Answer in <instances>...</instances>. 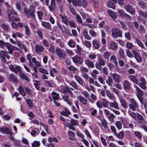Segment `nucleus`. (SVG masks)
Returning a JSON list of instances; mask_svg holds the SVG:
<instances>
[{"label":"nucleus","mask_w":147,"mask_h":147,"mask_svg":"<svg viewBox=\"0 0 147 147\" xmlns=\"http://www.w3.org/2000/svg\"><path fill=\"white\" fill-rule=\"evenodd\" d=\"M101 121L102 125L104 128H106L107 127V122L106 120L104 119H101Z\"/></svg>","instance_id":"49530a36"},{"label":"nucleus","mask_w":147,"mask_h":147,"mask_svg":"<svg viewBox=\"0 0 147 147\" xmlns=\"http://www.w3.org/2000/svg\"><path fill=\"white\" fill-rule=\"evenodd\" d=\"M53 96V98L54 100H57L59 98V95L55 92H53L52 93Z\"/></svg>","instance_id":"2f4dec72"},{"label":"nucleus","mask_w":147,"mask_h":147,"mask_svg":"<svg viewBox=\"0 0 147 147\" xmlns=\"http://www.w3.org/2000/svg\"><path fill=\"white\" fill-rule=\"evenodd\" d=\"M32 147H38L40 145V143L39 141H34L32 144Z\"/></svg>","instance_id":"f704fd0d"},{"label":"nucleus","mask_w":147,"mask_h":147,"mask_svg":"<svg viewBox=\"0 0 147 147\" xmlns=\"http://www.w3.org/2000/svg\"><path fill=\"white\" fill-rule=\"evenodd\" d=\"M8 78L10 82H13L14 83L18 82L17 77L15 76L13 74H10Z\"/></svg>","instance_id":"4468645a"},{"label":"nucleus","mask_w":147,"mask_h":147,"mask_svg":"<svg viewBox=\"0 0 147 147\" xmlns=\"http://www.w3.org/2000/svg\"><path fill=\"white\" fill-rule=\"evenodd\" d=\"M131 104L129 105V107L133 111H135L138 108V105L135 100L132 98L130 99Z\"/></svg>","instance_id":"423d86ee"},{"label":"nucleus","mask_w":147,"mask_h":147,"mask_svg":"<svg viewBox=\"0 0 147 147\" xmlns=\"http://www.w3.org/2000/svg\"><path fill=\"white\" fill-rule=\"evenodd\" d=\"M126 47L128 49H131L134 46L132 43L130 42H127L126 44Z\"/></svg>","instance_id":"4d7b16f0"},{"label":"nucleus","mask_w":147,"mask_h":147,"mask_svg":"<svg viewBox=\"0 0 147 147\" xmlns=\"http://www.w3.org/2000/svg\"><path fill=\"white\" fill-rule=\"evenodd\" d=\"M49 51L51 52L52 54H54L55 53V47L52 44H51L50 45V48Z\"/></svg>","instance_id":"e433bc0d"},{"label":"nucleus","mask_w":147,"mask_h":147,"mask_svg":"<svg viewBox=\"0 0 147 147\" xmlns=\"http://www.w3.org/2000/svg\"><path fill=\"white\" fill-rule=\"evenodd\" d=\"M60 17L62 20V22L65 24L66 25H68L69 20L67 16L64 15L63 16L61 14L59 15Z\"/></svg>","instance_id":"ddd939ff"},{"label":"nucleus","mask_w":147,"mask_h":147,"mask_svg":"<svg viewBox=\"0 0 147 147\" xmlns=\"http://www.w3.org/2000/svg\"><path fill=\"white\" fill-rule=\"evenodd\" d=\"M103 55L105 59H108L109 57L110 56V54L109 52H105L104 53Z\"/></svg>","instance_id":"3c124183"},{"label":"nucleus","mask_w":147,"mask_h":147,"mask_svg":"<svg viewBox=\"0 0 147 147\" xmlns=\"http://www.w3.org/2000/svg\"><path fill=\"white\" fill-rule=\"evenodd\" d=\"M112 76L114 80L117 83H119L120 80V76L116 73L112 74Z\"/></svg>","instance_id":"f3484780"},{"label":"nucleus","mask_w":147,"mask_h":147,"mask_svg":"<svg viewBox=\"0 0 147 147\" xmlns=\"http://www.w3.org/2000/svg\"><path fill=\"white\" fill-rule=\"evenodd\" d=\"M68 45L71 47L73 48L75 47V44L72 40H70L68 42Z\"/></svg>","instance_id":"58836bf2"},{"label":"nucleus","mask_w":147,"mask_h":147,"mask_svg":"<svg viewBox=\"0 0 147 147\" xmlns=\"http://www.w3.org/2000/svg\"><path fill=\"white\" fill-rule=\"evenodd\" d=\"M9 67L11 71L15 73H17V72H21L20 67V66H16L15 67L13 65H10Z\"/></svg>","instance_id":"0eeeda50"},{"label":"nucleus","mask_w":147,"mask_h":147,"mask_svg":"<svg viewBox=\"0 0 147 147\" xmlns=\"http://www.w3.org/2000/svg\"><path fill=\"white\" fill-rule=\"evenodd\" d=\"M84 35L86 38L87 40H90L91 38L90 36L88 35V32L86 30H84L83 32Z\"/></svg>","instance_id":"a19ab883"},{"label":"nucleus","mask_w":147,"mask_h":147,"mask_svg":"<svg viewBox=\"0 0 147 147\" xmlns=\"http://www.w3.org/2000/svg\"><path fill=\"white\" fill-rule=\"evenodd\" d=\"M57 72V71L55 68H52L50 71V75L51 76L53 77H55V75L53 73L56 74Z\"/></svg>","instance_id":"c9c22d12"},{"label":"nucleus","mask_w":147,"mask_h":147,"mask_svg":"<svg viewBox=\"0 0 147 147\" xmlns=\"http://www.w3.org/2000/svg\"><path fill=\"white\" fill-rule=\"evenodd\" d=\"M123 86L125 89L128 90L130 88V86L129 83H123Z\"/></svg>","instance_id":"774afa93"},{"label":"nucleus","mask_w":147,"mask_h":147,"mask_svg":"<svg viewBox=\"0 0 147 147\" xmlns=\"http://www.w3.org/2000/svg\"><path fill=\"white\" fill-rule=\"evenodd\" d=\"M118 12L120 16L121 17L125 18H126L129 20L131 19V18L130 16L125 13L123 11L119 9L118 10Z\"/></svg>","instance_id":"6e6552de"},{"label":"nucleus","mask_w":147,"mask_h":147,"mask_svg":"<svg viewBox=\"0 0 147 147\" xmlns=\"http://www.w3.org/2000/svg\"><path fill=\"white\" fill-rule=\"evenodd\" d=\"M24 26L25 29L26 34L27 36H29L30 33V30L26 25H25Z\"/></svg>","instance_id":"79ce46f5"},{"label":"nucleus","mask_w":147,"mask_h":147,"mask_svg":"<svg viewBox=\"0 0 147 147\" xmlns=\"http://www.w3.org/2000/svg\"><path fill=\"white\" fill-rule=\"evenodd\" d=\"M111 33L112 36L115 38H117V37H122V32L117 28L112 29Z\"/></svg>","instance_id":"7ed1b4c3"},{"label":"nucleus","mask_w":147,"mask_h":147,"mask_svg":"<svg viewBox=\"0 0 147 147\" xmlns=\"http://www.w3.org/2000/svg\"><path fill=\"white\" fill-rule=\"evenodd\" d=\"M109 105L110 107L112 108H114L117 109H119L118 104L116 101H114L113 102H110L109 103Z\"/></svg>","instance_id":"4be33fe9"},{"label":"nucleus","mask_w":147,"mask_h":147,"mask_svg":"<svg viewBox=\"0 0 147 147\" xmlns=\"http://www.w3.org/2000/svg\"><path fill=\"white\" fill-rule=\"evenodd\" d=\"M106 94L110 99L113 100H115V97L109 91H106Z\"/></svg>","instance_id":"393cba45"},{"label":"nucleus","mask_w":147,"mask_h":147,"mask_svg":"<svg viewBox=\"0 0 147 147\" xmlns=\"http://www.w3.org/2000/svg\"><path fill=\"white\" fill-rule=\"evenodd\" d=\"M4 46H5L8 50H9V49H11V48L13 47V45L8 42L5 43Z\"/></svg>","instance_id":"6e6d98bb"},{"label":"nucleus","mask_w":147,"mask_h":147,"mask_svg":"<svg viewBox=\"0 0 147 147\" xmlns=\"http://www.w3.org/2000/svg\"><path fill=\"white\" fill-rule=\"evenodd\" d=\"M101 104L104 107H107L108 103V101L104 98H102L101 101Z\"/></svg>","instance_id":"c756f323"},{"label":"nucleus","mask_w":147,"mask_h":147,"mask_svg":"<svg viewBox=\"0 0 147 147\" xmlns=\"http://www.w3.org/2000/svg\"><path fill=\"white\" fill-rule=\"evenodd\" d=\"M20 77L22 79L25 80L27 82L29 81V80L28 77L26 75L23 73H22L20 74Z\"/></svg>","instance_id":"5701e85b"},{"label":"nucleus","mask_w":147,"mask_h":147,"mask_svg":"<svg viewBox=\"0 0 147 147\" xmlns=\"http://www.w3.org/2000/svg\"><path fill=\"white\" fill-rule=\"evenodd\" d=\"M56 53L58 57L61 58L63 59L65 58L66 54L65 52H63L62 50L60 48H57L56 49Z\"/></svg>","instance_id":"39448f33"},{"label":"nucleus","mask_w":147,"mask_h":147,"mask_svg":"<svg viewBox=\"0 0 147 147\" xmlns=\"http://www.w3.org/2000/svg\"><path fill=\"white\" fill-rule=\"evenodd\" d=\"M76 18L77 19V21L80 24L82 23V20L81 18L79 15L77 14L76 15Z\"/></svg>","instance_id":"5fc2aeb1"},{"label":"nucleus","mask_w":147,"mask_h":147,"mask_svg":"<svg viewBox=\"0 0 147 147\" xmlns=\"http://www.w3.org/2000/svg\"><path fill=\"white\" fill-rule=\"evenodd\" d=\"M93 45L96 49H98L99 47V43L96 40L93 41Z\"/></svg>","instance_id":"37998d69"},{"label":"nucleus","mask_w":147,"mask_h":147,"mask_svg":"<svg viewBox=\"0 0 147 147\" xmlns=\"http://www.w3.org/2000/svg\"><path fill=\"white\" fill-rule=\"evenodd\" d=\"M84 58L78 55H75L72 58L73 62L75 64L78 63L82 65L83 62Z\"/></svg>","instance_id":"20e7f679"},{"label":"nucleus","mask_w":147,"mask_h":147,"mask_svg":"<svg viewBox=\"0 0 147 147\" xmlns=\"http://www.w3.org/2000/svg\"><path fill=\"white\" fill-rule=\"evenodd\" d=\"M1 26L4 30L5 31H9V27L7 24L3 23L1 24Z\"/></svg>","instance_id":"c03bdc74"},{"label":"nucleus","mask_w":147,"mask_h":147,"mask_svg":"<svg viewBox=\"0 0 147 147\" xmlns=\"http://www.w3.org/2000/svg\"><path fill=\"white\" fill-rule=\"evenodd\" d=\"M67 69L70 71H71L73 72L74 73L77 70V69L73 66L72 65H71L67 68Z\"/></svg>","instance_id":"72a5a7b5"},{"label":"nucleus","mask_w":147,"mask_h":147,"mask_svg":"<svg viewBox=\"0 0 147 147\" xmlns=\"http://www.w3.org/2000/svg\"><path fill=\"white\" fill-rule=\"evenodd\" d=\"M37 14L38 18L40 20L42 19L43 13L42 11H38L37 12Z\"/></svg>","instance_id":"052dcab7"},{"label":"nucleus","mask_w":147,"mask_h":147,"mask_svg":"<svg viewBox=\"0 0 147 147\" xmlns=\"http://www.w3.org/2000/svg\"><path fill=\"white\" fill-rule=\"evenodd\" d=\"M120 102L121 106L124 108H126L127 107V103L125 100L123 99H121L120 100Z\"/></svg>","instance_id":"cd10ccee"},{"label":"nucleus","mask_w":147,"mask_h":147,"mask_svg":"<svg viewBox=\"0 0 147 147\" xmlns=\"http://www.w3.org/2000/svg\"><path fill=\"white\" fill-rule=\"evenodd\" d=\"M78 124V123L76 120L72 119L71 120L70 123L68 125V127L69 128L75 131L76 129L73 126L77 125Z\"/></svg>","instance_id":"1a4fd4ad"},{"label":"nucleus","mask_w":147,"mask_h":147,"mask_svg":"<svg viewBox=\"0 0 147 147\" xmlns=\"http://www.w3.org/2000/svg\"><path fill=\"white\" fill-rule=\"evenodd\" d=\"M135 134L136 136L139 138L141 139L142 137V135L141 133L139 132L136 131L135 132Z\"/></svg>","instance_id":"e2e57ef3"},{"label":"nucleus","mask_w":147,"mask_h":147,"mask_svg":"<svg viewBox=\"0 0 147 147\" xmlns=\"http://www.w3.org/2000/svg\"><path fill=\"white\" fill-rule=\"evenodd\" d=\"M136 40L138 44L140 47L142 48H144V47L143 44L139 39L136 38Z\"/></svg>","instance_id":"a18cd8bd"},{"label":"nucleus","mask_w":147,"mask_h":147,"mask_svg":"<svg viewBox=\"0 0 147 147\" xmlns=\"http://www.w3.org/2000/svg\"><path fill=\"white\" fill-rule=\"evenodd\" d=\"M117 127L119 129H120L122 127V125H121V122L119 121H118L116 122L115 123Z\"/></svg>","instance_id":"864d4df0"},{"label":"nucleus","mask_w":147,"mask_h":147,"mask_svg":"<svg viewBox=\"0 0 147 147\" xmlns=\"http://www.w3.org/2000/svg\"><path fill=\"white\" fill-rule=\"evenodd\" d=\"M35 47L36 52L37 53H38L40 52H41L44 50V47L42 45H40L39 46L38 45H36L35 46Z\"/></svg>","instance_id":"2eb2a0df"},{"label":"nucleus","mask_w":147,"mask_h":147,"mask_svg":"<svg viewBox=\"0 0 147 147\" xmlns=\"http://www.w3.org/2000/svg\"><path fill=\"white\" fill-rule=\"evenodd\" d=\"M89 3L92 4L95 8H97L99 6L98 0H89Z\"/></svg>","instance_id":"a211bd4d"},{"label":"nucleus","mask_w":147,"mask_h":147,"mask_svg":"<svg viewBox=\"0 0 147 147\" xmlns=\"http://www.w3.org/2000/svg\"><path fill=\"white\" fill-rule=\"evenodd\" d=\"M107 13L109 16L114 19H116L117 18V16L115 13L110 10L107 11Z\"/></svg>","instance_id":"412c9836"},{"label":"nucleus","mask_w":147,"mask_h":147,"mask_svg":"<svg viewBox=\"0 0 147 147\" xmlns=\"http://www.w3.org/2000/svg\"><path fill=\"white\" fill-rule=\"evenodd\" d=\"M42 25L47 29H51V26L49 22L42 21Z\"/></svg>","instance_id":"aec40b11"},{"label":"nucleus","mask_w":147,"mask_h":147,"mask_svg":"<svg viewBox=\"0 0 147 147\" xmlns=\"http://www.w3.org/2000/svg\"><path fill=\"white\" fill-rule=\"evenodd\" d=\"M7 54V53L4 51H1L0 52V57L3 63H5L7 61L5 57Z\"/></svg>","instance_id":"9b49d317"},{"label":"nucleus","mask_w":147,"mask_h":147,"mask_svg":"<svg viewBox=\"0 0 147 147\" xmlns=\"http://www.w3.org/2000/svg\"><path fill=\"white\" fill-rule=\"evenodd\" d=\"M0 131L1 133L6 134H11V132L8 127H1L0 128Z\"/></svg>","instance_id":"f8f14e48"},{"label":"nucleus","mask_w":147,"mask_h":147,"mask_svg":"<svg viewBox=\"0 0 147 147\" xmlns=\"http://www.w3.org/2000/svg\"><path fill=\"white\" fill-rule=\"evenodd\" d=\"M72 3L75 6H80L81 5V0H74Z\"/></svg>","instance_id":"b1692460"},{"label":"nucleus","mask_w":147,"mask_h":147,"mask_svg":"<svg viewBox=\"0 0 147 147\" xmlns=\"http://www.w3.org/2000/svg\"><path fill=\"white\" fill-rule=\"evenodd\" d=\"M108 6L109 7L115 9V7L114 4L111 1H109L108 2Z\"/></svg>","instance_id":"7c9ffc66"},{"label":"nucleus","mask_w":147,"mask_h":147,"mask_svg":"<svg viewBox=\"0 0 147 147\" xmlns=\"http://www.w3.org/2000/svg\"><path fill=\"white\" fill-rule=\"evenodd\" d=\"M24 13L27 16L29 17L30 16L32 18H35V13L36 12L35 8L33 5H30L29 10L26 8L24 9Z\"/></svg>","instance_id":"f03ea898"},{"label":"nucleus","mask_w":147,"mask_h":147,"mask_svg":"<svg viewBox=\"0 0 147 147\" xmlns=\"http://www.w3.org/2000/svg\"><path fill=\"white\" fill-rule=\"evenodd\" d=\"M100 140L104 146H105L107 145V143L105 139L102 136L101 137Z\"/></svg>","instance_id":"338daca9"},{"label":"nucleus","mask_w":147,"mask_h":147,"mask_svg":"<svg viewBox=\"0 0 147 147\" xmlns=\"http://www.w3.org/2000/svg\"><path fill=\"white\" fill-rule=\"evenodd\" d=\"M110 48L112 50L116 49L117 47V44L114 42H111L110 46Z\"/></svg>","instance_id":"a878e982"},{"label":"nucleus","mask_w":147,"mask_h":147,"mask_svg":"<svg viewBox=\"0 0 147 147\" xmlns=\"http://www.w3.org/2000/svg\"><path fill=\"white\" fill-rule=\"evenodd\" d=\"M124 9L127 11L129 12L132 15L135 13V10L130 5H126L124 7Z\"/></svg>","instance_id":"9d476101"},{"label":"nucleus","mask_w":147,"mask_h":147,"mask_svg":"<svg viewBox=\"0 0 147 147\" xmlns=\"http://www.w3.org/2000/svg\"><path fill=\"white\" fill-rule=\"evenodd\" d=\"M51 5H49V10L52 12L53 11V10L55 9L56 5L55 3H52L51 2Z\"/></svg>","instance_id":"bb28decb"},{"label":"nucleus","mask_w":147,"mask_h":147,"mask_svg":"<svg viewBox=\"0 0 147 147\" xmlns=\"http://www.w3.org/2000/svg\"><path fill=\"white\" fill-rule=\"evenodd\" d=\"M26 102L27 105L30 108H32L33 107V102L30 99H27L26 100Z\"/></svg>","instance_id":"ea45409f"},{"label":"nucleus","mask_w":147,"mask_h":147,"mask_svg":"<svg viewBox=\"0 0 147 147\" xmlns=\"http://www.w3.org/2000/svg\"><path fill=\"white\" fill-rule=\"evenodd\" d=\"M125 35L126 38L128 40L131 39V36L129 32H127L125 33Z\"/></svg>","instance_id":"0e129e2a"},{"label":"nucleus","mask_w":147,"mask_h":147,"mask_svg":"<svg viewBox=\"0 0 147 147\" xmlns=\"http://www.w3.org/2000/svg\"><path fill=\"white\" fill-rule=\"evenodd\" d=\"M78 98L82 103L84 105L87 104L88 101L87 100L84 98L82 95H79L78 96Z\"/></svg>","instance_id":"6ab92c4d"},{"label":"nucleus","mask_w":147,"mask_h":147,"mask_svg":"<svg viewBox=\"0 0 147 147\" xmlns=\"http://www.w3.org/2000/svg\"><path fill=\"white\" fill-rule=\"evenodd\" d=\"M9 20L11 22L19 21L17 13L13 9H8L7 12Z\"/></svg>","instance_id":"f257e3e1"},{"label":"nucleus","mask_w":147,"mask_h":147,"mask_svg":"<svg viewBox=\"0 0 147 147\" xmlns=\"http://www.w3.org/2000/svg\"><path fill=\"white\" fill-rule=\"evenodd\" d=\"M135 59L138 62H141L142 61V58L140 55L136 51L133 52Z\"/></svg>","instance_id":"dca6fc26"},{"label":"nucleus","mask_w":147,"mask_h":147,"mask_svg":"<svg viewBox=\"0 0 147 147\" xmlns=\"http://www.w3.org/2000/svg\"><path fill=\"white\" fill-rule=\"evenodd\" d=\"M136 89L138 93L139 94V95L142 96L143 95V92L138 87H136Z\"/></svg>","instance_id":"69168bd1"},{"label":"nucleus","mask_w":147,"mask_h":147,"mask_svg":"<svg viewBox=\"0 0 147 147\" xmlns=\"http://www.w3.org/2000/svg\"><path fill=\"white\" fill-rule=\"evenodd\" d=\"M110 60L112 63H114L116 65L117 64V62L116 60L115 57V56H112L110 57Z\"/></svg>","instance_id":"4c0bfd02"},{"label":"nucleus","mask_w":147,"mask_h":147,"mask_svg":"<svg viewBox=\"0 0 147 147\" xmlns=\"http://www.w3.org/2000/svg\"><path fill=\"white\" fill-rule=\"evenodd\" d=\"M139 13L142 16L147 19V12L144 13L141 11H140Z\"/></svg>","instance_id":"de8ad7c7"},{"label":"nucleus","mask_w":147,"mask_h":147,"mask_svg":"<svg viewBox=\"0 0 147 147\" xmlns=\"http://www.w3.org/2000/svg\"><path fill=\"white\" fill-rule=\"evenodd\" d=\"M98 62V63L101 65L103 66L105 65V61L104 59H102L101 57L99 58Z\"/></svg>","instance_id":"09e8293b"},{"label":"nucleus","mask_w":147,"mask_h":147,"mask_svg":"<svg viewBox=\"0 0 147 147\" xmlns=\"http://www.w3.org/2000/svg\"><path fill=\"white\" fill-rule=\"evenodd\" d=\"M130 78L133 82H134V83H138V82L135 76L132 75L131 76H130Z\"/></svg>","instance_id":"13d9d810"},{"label":"nucleus","mask_w":147,"mask_h":147,"mask_svg":"<svg viewBox=\"0 0 147 147\" xmlns=\"http://www.w3.org/2000/svg\"><path fill=\"white\" fill-rule=\"evenodd\" d=\"M91 97L92 100L90 98H88V100L90 102L93 103L94 102L93 100H95L96 99V96L94 94H92L91 95Z\"/></svg>","instance_id":"c85d7f7f"},{"label":"nucleus","mask_w":147,"mask_h":147,"mask_svg":"<svg viewBox=\"0 0 147 147\" xmlns=\"http://www.w3.org/2000/svg\"><path fill=\"white\" fill-rule=\"evenodd\" d=\"M19 89L20 94L23 96H25V94L22 87L21 86H20L19 87Z\"/></svg>","instance_id":"8fccbe9b"},{"label":"nucleus","mask_w":147,"mask_h":147,"mask_svg":"<svg viewBox=\"0 0 147 147\" xmlns=\"http://www.w3.org/2000/svg\"><path fill=\"white\" fill-rule=\"evenodd\" d=\"M138 3L139 5L143 8H144L146 6L145 3L141 1H139Z\"/></svg>","instance_id":"bf43d9fd"},{"label":"nucleus","mask_w":147,"mask_h":147,"mask_svg":"<svg viewBox=\"0 0 147 147\" xmlns=\"http://www.w3.org/2000/svg\"><path fill=\"white\" fill-rule=\"evenodd\" d=\"M115 118V116L113 114L110 113L108 118L110 121H113L114 119Z\"/></svg>","instance_id":"603ef678"},{"label":"nucleus","mask_w":147,"mask_h":147,"mask_svg":"<svg viewBox=\"0 0 147 147\" xmlns=\"http://www.w3.org/2000/svg\"><path fill=\"white\" fill-rule=\"evenodd\" d=\"M119 53L120 57L123 59H125L126 57L124 55L123 51L122 49H120L119 50Z\"/></svg>","instance_id":"473e14b6"},{"label":"nucleus","mask_w":147,"mask_h":147,"mask_svg":"<svg viewBox=\"0 0 147 147\" xmlns=\"http://www.w3.org/2000/svg\"><path fill=\"white\" fill-rule=\"evenodd\" d=\"M81 4L82 6L84 7H86L88 5L87 3L85 0H82L81 1Z\"/></svg>","instance_id":"680f3d73"}]
</instances>
